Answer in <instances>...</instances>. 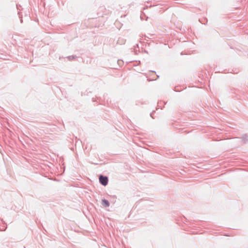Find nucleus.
<instances>
[{"label":"nucleus","instance_id":"nucleus-1","mask_svg":"<svg viewBox=\"0 0 248 248\" xmlns=\"http://www.w3.org/2000/svg\"><path fill=\"white\" fill-rule=\"evenodd\" d=\"M99 180L100 183L103 186H106L108 184V177L106 176L100 175L99 177Z\"/></svg>","mask_w":248,"mask_h":248},{"label":"nucleus","instance_id":"nucleus-2","mask_svg":"<svg viewBox=\"0 0 248 248\" xmlns=\"http://www.w3.org/2000/svg\"><path fill=\"white\" fill-rule=\"evenodd\" d=\"M16 8L18 10V14L19 15V17L20 18V22H23L22 20V16L20 14V11L22 9L21 6L20 4H16Z\"/></svg>","mask_w":248,"mask_h":248},{"label":"nucleus","instance_id":"nucleus-3","mask_svg":"<svg viewBox=\"0 0 248 248\" xmlns=\"http://www.w3.org/2000/svg\"><path fill=\"white\" fill-rule=\"evenodd\" d=\"M102 204L105 207H108L109 206V202L106 199H103L102 200Z\"/></svg>","mask_w":248,"mask_h":248},{"label":"nucleus","instance_id":"nucleus-4","mask_svg":"<svg viewBox=\"0 0 248 248\" xmlns=\"http://www.w3.org/2000/svg\"><path fill=\"white\" fill-rule=\"evenodd\" d=\"M241 138L244 143H246L248 142V136L247 134L243 135Z\"/></svg>","mask_w":248,"mask_h":248},{"label":"nucleus","instance_id":"nucleus-5","mask_svg":"<svg viewBox=\"0 0 248 248\" xmlns=\"http://www.w3.org/2000/svg\"><path fill=\"white\" fill-rule=\"evenodd\" d=\"M76 57H77V56L76 55H71V56H68L67 57V59L69 60V61H72L74 59H75Z\"/></svg>","mask_w":248,"mask_h":248},{"label":"nucleus","instance_id":"nucleus-6","mask_svg":"<svg viewBox=\"0 0 248 248\" xmlns=\"http://www.w3.org/2000/svg\"><path fill=\"white\" fill-rule=\"evenodd\" d=\"M150 115H151V116L152 118H153V117H152V113H151V114H150Z\"/></svg>","mask_w":248,"mask_h":248}]
</instances>
